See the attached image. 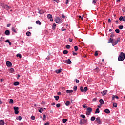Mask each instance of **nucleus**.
Wrapping results in <instances>:
<instances>
[{
    "instance_id": "1",
    "label": "nucleus",
    "mask_w": 125,
    "mask_h": 125,
    "mask_svg": "<svg viewBox=\"0 0 125 125\" xmlns=\"http://www.w3.org/2000/svg\"><path fill=\"white\" fill-rule=\"evenodd\" d=\"M125 53L122 52L119 54L118 60V61H124V60H125Z\"/></svg>"
},
{
    "instance_id": "2",
    "label": "nucleus",
    "mask_w": 125,
    "mask_h": 125,
    "mask_svg": "<svg viewBox=\"0 0 125 125\" xmlns=\"http://www.w3.org/2000/svg\"><path fill=\"white\" fill-rule=\"evenodd\" d=\"M92 112V108L91 107H88L87 108V111L86 112V115L89 116L91 112Z\"/></svg>"
},
{
    "instance_id": "3",
    "label": "nucleus",
    "mask_w": 125,
    "mask_h": 125,
    "mask_svg": "<svg viewBox=\"0 0 125 125\" xmlns=\"http://www.w3.org/2000/svg\"><path fill=\"white\" fill-rule=\"evenodd\" d=\"M1 6L3 7V8H5V9H6V10H9L10 8H11V7L7 5H5L4 4H1Z\"/></svg>"
},
{
    "instance_id": "4",
    "label": "nucleus",
    "mask_w": 125,
    "mask_h": 125,
    "mask_svg": "<svg viewBox=\"0 0 125 125\" xmlns=\"http://www.w3.org/2000/svg\"><path fill=\"white\" fill-rule=\"evenodd\" d=\"M120 42V38H119L117 40H113L112 42L113 46L116 45V44H118V42Z\"/></svg>"
},
{
    "instance_id": "5",
    "label": "nucleus",
    "mask_w": 125,
    "mask_h": 125,
    "mask_svg": "<svg viewBox=\"0 0 125 125\" xmlns=\"http://www.w3.org/2000/svg\"><path fill=\"white\" fill-rule=\"evenodd\" d=\"M19 108L18 107L15 106L14 107V110L15 111V114H18L19 111H18Z\"/></svg>"
},
{
    "instance_id": "6",
    "label": "nucleus",
    "mask_w": 125,
    "mask_h": 125,
    "mask_svg": "<svg viewBox=\"0 0 125 125\" xmlns=\"http://www.w3.org/2000/svg\"><path fill=\"white\" fill-rule=\"evenodd\" d=\"M6 65L7 67H11V66H12V63H11V62H9V61H8L6 62Z\"/></svg>"
},
{
    "instance_id": "7",
    "label": "nucleus",
    "mask_w": 125,
    "mask_h": 125,
    "mask_svg": "<svg viewBox=\"0 0 125 125\" xmlns=\"http://www.w3.org/2000/svg\"><path fill=\"white\" fill-rule=\"evenodd\" d=\"M107 92H108V91L107 90H104L103 92H101V93L102 94L103 96H104V95H107Z\"/></svg>"
},
{
    "instance_id": "8",
    "label": "nucleus",
    "mask_w": 125,
    "mask_h": 125,
    "mask_svg": "<svg viewBox=\"0 0 125 125\" xmlns=\"http://www.w3.org/2000/svg\"><path fill=\"white\" fill-rule=\"evenodd\" d=\"M96 121L99 124V125L102 124L101 120H100V117H97L96 119Z\"/></svg>"
},
{
    "instance_id": "9",
    "label": "nucleus",
    "mask_w": 125,
    "mask_h": 125,
    "mask_svg": "<svg viewBox=\"0 0 125 125\" xmlns=\"http://www.w3.org/2000/svg\"><path fill=\"white\" fill-rule=\"evenodd\" d=\"M55 22L57 23H61V21H60V19L59 17H57L55 19Z\"/></svg>"
},
{
    "instance_id": "10",
    "label": "nucleus",
    "mask_w": 125,
    "mask_h": 125,
    "mask_svg": "<svg viewBox=\"0 0 125 125\" xmlns=\"http://www.w3.org/2000/svg\"><path fill=\"white\" fill-rule=\"evenodd\" d=\"M64 63H66V64H72V62L71 61V60L68 59L65 61Z\"/></svg>"
},
{
    "instance_id": "11",
    "label": "nucleus",
    "mask_w": 125,
    "mask_h": 125,
    "mask_svg": "<svg viewBox=\"0 0 125 125\" xmlns=\"http://www.w3.org/2000/svg\"><path fill=\"white\" fill-rule=\"evenodd\" d=\"M5 34L6 36H9V35H10V31H9L8 30H6L5 31Z\"/></svg>"
},
{
    "instance_id": "12",
    "label": "nucleus",
    "mask_w": 125,
    "mask_h": 125,
    "mask_svg": "<svg viewBox=\"0 0 125 125\" xmlns=\"http://www.w3.org/2000/svg\"><path fill=\"white\" fill-rule=\"evenodd\" d=\"M114 41V39H112V38H110L108 40V43H112L113 44V42Z\"/></svg>"
},
{
    "instance_id": "13",
    "label": "nucleus",
    "mask_w": 125,
    "mask_h": 125,
    "mask_svg": "<svg viewBox=\"0 0 125 125\" xmlns=\"http://www.w3.org/2000/svg\"><path fill=\"white\" fill-rule=\"evenodd\" d=\"M115 98H116V99H119V97L116 95H113L112 100H115Z\"/></svg>"
},
{
    "instance_id": "14",
    "label": "nucleus",
    "mask_w": 125,
    "mask_h": 125,
    "mask_svg": "<svg viewBox=\"0 0 125 125\" xmlns=\"http://www.w3.org/2000/svg\"><path fill=\"white\" fill-rule=\"evenodd\" d=\"M5 122L4 120H1L0 121V125H4Z\"/></svg>"
},
{
    "instance_id": "15",
    "label": "nucleus",
    "mask_w": 125,
    "mask_h": 125,
    "mask_svg": "<svg viewBox=\"0 0 125 125\" xmlns=\"http://www.w3.org/2000/svg\"><path fill=\"white\" fill-rule=\"evenodd\" d=\"M14 85H15V86H16L17 85H19V82L18 81L14 82Z\"/></svg>"
},
{
    "instance_id": "16",
    "label": "nucleus",
    "mask_w": 125,
    "mask_h": 125,
    "mask_svg": "<svg viewBox=\"0 0 125 125\" xmlns=\"http://www.w3.org/2000/svg\"><path fill=\"white\" fill-rule=\"evenodd\" d=\"M104 112L106 113V114H110V110L108 109H105Z\"/></svg>"
},
{
    "instance_id": "17",
    "label": "nucleus",
    "mask_w": 125,
    "mask_h": 125,
    "mask_svg": "<svg viewBox=\"0 0 125 125\" xmlns=\"http://www.w3.org/2000/svg\"><path fill=\"white\" fill-rule=\"evenodd\" d=\"M113 107H114L115 108H117V106H118V104H117L116 103H113Z\"/></svg>"
},
{
    "instance_id": "18",
    "label": "nucleus",
    "mask_w": 125,
    "mask_h": 125,
    "mask_svg": "<svg viewBox=\"0 0 125 125\" xmlns=\"http://www.w3.org/2000/svg\"><path fill=\"white\" fill-rule=\"evenodd\" d=\"M99 102L100 103H101V105H103V104H104V101H103L102 99L100 100Z\"/></svg>"
},
{
    "instance_id": "19",
    "label": "nucleus",
    "mask_w": 125,
    "mask_h": 125,
    "mask_svg": "<svg viewBox=\"0 0 125 125\" xmlns=\"http://www.w3.org/2000/svg\"><path fill=\"white\" fill-rule=\"evenodd\" d=\"M66 106H69L70 105V101H67L65 103Z\"/></svg>"
},
{
    "instance_id": "20",
    "label": "nucleus",
    "mask_w": 125,
    "mask_h": 125,
    "mask_svg": "<svg viewBox=\"0 0 125 125\" xmlns=\"http://www.w3.org/2000/svg\"><path fill=\"white\" fill-rule=\"evenodd\" d=\"M16 56L17 57H19V58H22V55L20 54H17Z\"/></svg>"
},
{
    "instance_id": "21",
    "label": "nucleus",
    "mask_w": 125,
    "mask_h": 125,
    "mask_svg": "<svg viewBox=\"0 0 125 125\" xmlns=\"http://www.w3.org/2000/svg\"><path fill=\"white\" fill-rule=\"evenodd\" d=\"M5 42H8L9 43V45H11V44H12L11 42H10L9 40H7L6 41H5Z\"/></svg>"
},
{
    "instance_id": "22",
    "label": "nucleus",
    "mask_w": 125,
    "mask_h": 125,
    "mask_svg": "<svg viewBox=\"0 0 125 125\" xmlns=\"http://www.w3.org/2000/svg\"><path fill=\"white\" fill-rule=\"evenodd\" d=\"M61 69H59L58 70H56L55 71V72L57 73V74H59V73H61Z\"/></svg>"
},
{
    "instance_id": "23",
    "label": "nucleus",
    "mask_w": 125,
    "mask_h": 125,
    "mask_svg": "<svg viewBox=\"0 0 125 125\" xmlns=\"http://www.w3.org/2000/svg\"><path fill=\"white\" fill-rule=\"evenodd\" d=\"M13 99H10L9 103H10V104H13Z\"/></svg>"
},
{
    "instance_id": "24",
    "label": "nucleus",
    "mask_w": 125,
    "mask_h": 125,
    "mask_svg": "<svg viewBox=\"0 0 125 125\" xmlns=\"http://www.w3.org/2000/svg\"><path fill=\"white\" fill-rule=\"evenodd\" d=\"M10 73H14V69L11 68L9 69Z\"/></svg>"
},
{
    "instance_id": "25",
    "label": "nucleus",
    "mask_w": 125,
    "mask_h": 125,
    "mask_svg": "<svg viewBox=\"0 0 125 125\" xmlns=\"http://www.w3.org/2000/svg\"><path fill=\"white\" fill-rule=\"evenodd\" d=\"M36 24H38V25H42V23L41 22H40V21L38 20V21H36Z\"/></svg>"
},
{
    "instance_id": "26",
    "label": "nucleus",
    "mask_w": 125,
    "mask_h": 125,
    "mask_svg": "<svg viewBox=\"0 0 125 125\" xmlns=\"http://www.w3.org/2000/svg\"><path fill=\"white\" fill-rule=\"evenodd\" d=\"M26 36H27V37H30V36H31V32H30L29 31L27 32Z\"/></svg>"
},
{
    "instance_id": "27",
    "label": "nucleus",
    "mask_w": 125,
    "mask_h": 125,
    "mask_svg": "<svg viewBox=\"0 0 125 125\" xmlns=\"http://www.w3.org/2000/svg\"><path fill=\"white\" fill-rule=\"evenodd\" d=\"M73 90H66V92H67V93H72V92H73Z\"/></svg>"
},
{
    "instance_id": "28",
    "label": "nucleus",
    "mask_w": 125,
    "mask_h": 125,
    "mask_svg": "<svg viewBox=\"0 0 125 125\" xmlns=\"http://www.w3.org/2000/svg\"><path fill=\"white\" fill-rule=\"evenodd\" d=\"M100 112L99 108H97L95 111V114H97V113L98 114H99Z\"/></svg>"
},
{
    "instance_id": "29",
    "label": "nucleus",
    "mask_w": 125,
    "mask_h": 125,
    "mask_svg": "<svg viewBox=\"0 0 125 125\" xmlns=\"http://www.w3.org/2000/svg\"><path fill=\"white\" fill-rule=\"evenodd\" d=\"M47 16L49 19H50V18H52V15L51 14H48Z\"/></svg>"
},
{
    "instance_id": "30",
    "label": "nucleus",
    "mask_w": 125,
    "mask_h": 125,
    "mask_svg": "<svg viewBox=\"0 0 125 125\" xmlns=\"http://www.w3.org/2000/svg\"><path fill=\"white\" fill-rule=\"evenodd\" d=\"M17 120H19V121H21V120H22V117L21 116H18L17 118Z\"/></svg>"
},
{
    "instance_id": "31",
    "label": "nucleus",
    "mask_w": 125,
    "mask_h": 125,
    "mask_svg": "<svg viewBox=\"0 0 125 125\" xmlns=\"http://www.w3.org/2000/svg\"><path fill=\"white\" fill-rule=\"evenodd\" d=\"M55 27H56V24L55 23H54L52 26L53 30H55Z\"/></svg>"
},
{
    "instance_id": "32",
    "label": "nucleus",
    "mask_w": 125,
    "mask_h": 125,
    "mask_svg": "<svg viewBox=\"0 0 125 125\" xmlns=\"http://www.w3.org/2000/svg\"><path fill=\"white\" fill-rule=\"evenodd\" d=\"M39 113H42V112H43V108H40V110H39Z\"/></svg>"
},
{
    "instance_id": "33",
    "label": "nucleus",
    "mask_w": 125,
    "mask_h": 125,
    "mask_svg": "<svg viewBox=\"0 0 125 125\" xmlns=\"http://www.w3.org/2000/svg\"><path fill=\"white\" fill-rule=\"evenodd\" d=\"M54 98H55V100L58 101L59 99V96H55Z\"/></svg>"
},
{
    "instance_id": "34",
    "label": "nucleus",
    "mask_w": 125,
    "mask_h": 125,
    "mask_svg": "<svg viewBox=\"0 0 125 125\" xmlns=\"http://www.w3.org/2000/svg\"><path fill=\"white\" fill-rule=\"evenodd\" d=\"M77 89H78V87H77V86H75L73 87V90H74V91H77Z\"/></svg>"
},
{
    "instance_id": "35",
    "label": "nucleus",
    "mask_w": 125,
    "mask_h": 125,
    "mask_svg": "<svg viewBox=\"0 0 125 125\" xmlns=\"http://www.w3.org/2000/svg\"><path fill=\"white\" fill-rule=\"evenodd\" d=\"M39 13L40 14H42V13H44V12L43 11V10H41L39 11Z\"/></svg>"
},
{
    "instance_id": "36",
    "label": "nucleus",
    "mask_w": 125,
    "mask_h": 125,
    "mask_svg": "<svg viewBox=\"0 0 125 125\" xmlns=\"http://www.w3.org/2000/svg\"><path fill=\"white\" fill-rule=\"evenodd\" d=\"M81 118H82L83 119H84L85 118V115L81 114L80 115Z\"/></svg>"
},
{
    "instance_id": "37",
    "label": "nucleus",
    "mask_w": 125,
    "mask_h": 125,
    "mask_svg": "<svg viewBox=\"0 0 125 125\" xmlns=\"http://www.w3.org/2000/svg\"><path fill=\"white\" fill-rule=\"evenodd\" d=\"M87 89H88V88L87 87H85L84 88V92H86V91H87Z\"/></svg>"
},
{
    "instance_id": "38",
    "label": "nucleus",
    "mask_w": 125,
    "mask_h": 125,
    "mask_svg": "<svg viewBox=\"0 0 125 125\" xmlns=\"http://www.w3.org/2000/svg\"><path fill=\"white\" fill-rule=\"evenodd\" d=\"M63 54H68V51L67 50H64L63 51Z\"/></svg>"
},
{
    "instance_id": "39",
    "label": "nucleus",
    "mask_w": 125,
    "mask_h": 125,
    "mask_svg": "<svg viewBox=\"0 0 125 125\" xmlns=\"http://www.w3.org/2000/svg\"><path fill=\"white\" fill-rule=\"evenodd\" d=\"M74 49H75V51H78V49H79V48H78V47L77 46H75Z\"/></svg>"
},
{
    "instance_id": "40",
    "label": "nucleus",
    "mask_w": 125,
    "mask_h": 125,
    "mask_svg": "<svg viewBox=\"0 0 125 125\" xmlns=\"http://www.w3.org/2000/svg\"><path fill=\"white\" fill-rule=\"evenodd\" d=\"M80 90L82 92H83L84 91V90H83V87H80Z\"/></svg>"
},
{
    "instance_id": "41",
    "label": "nucleus",
    "mask_w": 125,
    "mask_h": 125,
    "mask_svg": "<svg viewBox=\"0 0 125 125\" xmlns=\"http://www.w3.org/2000/svg\"><path fill=\"white\" fill-rule=\"evenodd\" d=\"M119 29H120V30H122V29H124V26H123V25H120V26H119Z\"/></svg>"
},
{
    "instance_id": "42",
    "label": "nucleus",
    "mask_w": 125,
    "mask_h": 125,
    "mask_svg": "<svg viewBox=\"0 0 125 125\" xmlns=\"http://www.w3.org/2000/svg\"><path fill=\"white\" fill-rule=\"evenodd\" d=\"M95 120V117L93 116V117H92L91 118V121H94Z\"/></svg>"
},
{
    "instance_id": "43",
    "label": "nucleus",
    "mask_w": 125,
    "mask_h": 125,
    "mask_svg": "<svg viewBox=\"0 0 125 125\" xmlns=\"http://www.w3.org/2000/svg\"><path fill=\"white\" fill-rule=\"evenodd\" d=\"M67 121H68V119H63L62 120V122H63V124H65V123H66V122H67Z\"/></svg>"
},
{
    "instance_id": "44",
    "label": "nucleus",
    "mask_w": 125,
    "mask_h": 125,
    "mask_svg": "<svg viewBox=\"0 0 125 125\" xmlns=\"http://www.w3.org/2000/svg\"><path fill=\"white\" fill-rule=\"evenodd\" d=\"M115 32L116 33H117V34H119V33H120V29H117L115 30Z\"/></svg>"
},
{
    "instance_id": "45",
    "label": "nucleus",
    "mask_w": 125,
    "mask_h": 125,
    "mask_svg": "<svg viewBox=\"0 0 125 125\" xmlns=\"http://www.w3.org/2000/svg\"><path fill=\"white\" fill-rule=\"evenodd\" d=\"M70 48L71 46H70V45H67L66 46V48H67V49H70Z\"/></svg>"
},
{
    "instance_id": "46",
    "label": "nucleus",
    "mask_w": 125,
    "mask_h": 125,
    "mask_svg": "<svg viewBox=\"0 0 125 125\" xmlns=\"http://www.w3.org/2000/svg\"><path fill=\"white\" fill-rule=\"evenodd\" d=\"M98 55V51H96L95 52V56H97Z\"/></svg>"
},
{
    "instance_id": "47",
    "label": "nucleus",
    "mask_w": 125,
    "mask_h": 125,
    "mask_svg": "<svg viewBox=\"0 0 125 125\" xmlns=\"http://www.w3.org/2000/svg\"><path fill=\"white\" fill-rule=\"evenodd\" d=\"M12 31H13V32H14V33H16V30H15L14 27L12 28Z\"/></svg>"
},
{
    "instance_id": "48",
    "label": "nucleus",
    "mask_w": 125,
    "mask_h": 125,
    "mask_svg": "<svg viewBox=\"0 0 125 125\" xmlns=\"http://www.w3.org/2000/svg\"><path fill=\"white\" fill-rule=\"evenodd\" d=\"M31 120H35L36 119V117L34 116H32L31 117Z\"/></svg>"
},
{
    "instance_id": "49",
    "label": "nucleus",
    "mask_w": 125,
    "mask_h": 125,
    "mask_svg": "<svg viewBox=\"0 0 125 125\" xmlns=\"http://www.w3.org/2000/svg\"><path fill=\"white\" fill-rule=\"evenodd\" d=\"M56 107H57V108H59L60 107V104L59 103L57 104H56Z\"/></svg>"
},
{
    "instance_id": "50",
    "label": "nucleus",
    "mask_w": 125,
    "mask_h": 125,
    "mask_svg": "<svg viewBox=\"0 0 125 125\" xmlns=\"http://www.w3.org/2000/svg\"><path fill=\"white\" fill-rule=\"evenodd\" d=\"M123 16L120 17V18H119L120 21H122V20L123 21Z\"/></svg>"
},
{
    "instance_id": "51",
    "label": "nucleus",
    "mask_w": 125,
    "mask_h": 125,
    "mask_svg": "<svg viewBox=\"0 0 125 125\" xmlns=\"http://www.w3.org/2000/svg\"><path fill=\"white\" fill-rule=\"evenodd\" d=\"M46 118V116H45V114L43 115V121H45V119Z\"/></svg>"
},
{
    "instance_id": "52",
    "label": "nucleus",
    "mask_w": 125,
    "mask_h": 125,
    "mask_svg": "<svg viewBox=\"0 0 125 125\" xmlns=\"http://www.w3.org/2000/svg\"><path fill=\"white\" fill-rule=\"evenodd\" d=\"M78 17H79V18L81 19V20H83V18L82 17V16H79Z\"/></svg>"
},
{
    "instance_id": "53",
    "label": "nucleus",
    "mask_w": 125,
    "mask_h": 125,
    "mask_svg": "<svg viewBox=\"0 0 125 125\" xmlns=\"http://www.w3.org/2000/svg\"><path fill=\"white\" fill-rule=\"evenodd\" d=\"M85 123H86V121H85ZM82 124H84V122H82V120H80V124L82 125Z\"/></svg>"
},
{
    "instance_id": "54",
    "label": "nucleus",
    "mask_w": 125,
    "mask_h": 125,
    "mask_svg": "<svg viewBox=\"0 0 125 125\" xmlns=\"http://www.w3.org/2000/svg\"><path fill=\"white\" fill-rule=\"evenodd\" d=\"M97 100V98H95L93 99L92 101L95 102V101H96Z\"/></svg>"
},
{
    "instance_id": "55",
    "label": "nucleus",
    "mask_w": 125,
    "mask_h": 125,
    "mask_svg": "<svg viewBox=\"0 0 125 125\" xmlns=\"http://www.w3.org/2000/svg\"><path fill=\"white\" fill-rule=\"evenodd\" d=\"M69 41L70 42H73V39L69 38Z\"/></svg>"
},
{
    "instance_id": "56",
    "label": "nucleus",
    "mask_w": 125,
    "mask_h": 125,
    "mask_svg": "<svg viewBox=\"0 0 125 125\" xmlns=\"http://www.w3.org/2000/svg\"><path fill=\"white\" fill-rule=\"evenodd\" d=\"M50 125L49 122H47V123H45L44 125Z\"/></svg>"
},
{
    "instance_id": "57",
    "label": "nucleus",
    "mask_w": 125,
    "mask_h": 125,
    "mask_svg": "<svg viewBox=\"0 0 125 125\" xmlns=\"http://www.w3.org/2000/svg\"><path fill=\"white\" fill-rule=\"evenodd\" d=\"M53 1H55L56 2H57V3H58V2H59V0H54Z\"/></svg>"
},
{
    "instance_id": "58",
    "label": "nucleus",
    "mask_w": 125,
    "mask_h": 125,
    "mask_svg": "<svg viewBox=\"0 0 125 125\" xmlns=\"http://www.w3.org/2000/svg\"><path fill=\"white\" fill-rule=\"evenodd\" d=\"M41 104H43V105H45V102H44V101L42 102L41 103Z\"/></svg>"
},
{
    "instance_id": "59",
    "label": "nucleus",
    "mask_w": 125,
    "mask_h": 125,
    "mask_svg": "<svg viewBox=\"0 0 125 125\" xmlns=\"http://www.w3.org/2000/svg\"><path fill=\"white\" fill-rule=\"evenodd\" d=\"M51 105H52V106H54V105H55V103L53 102V103H52L51 104Z\"/></svg>"
},
{
    "instance_id": "60",
    "label": "nucleus",
    "mask_w": 125,
    "mask_h": 125,
    "mask_svg": "<svg viewBox=\"0 0 125 125\" xmlns=\"http://www.w3.org/2000/svg\"><path fill=\"white\" fill-rule=\"evenodd\" d=\"M93 3H94V4H95V3H96V1L95 0H93Z\"/></svg>"
},
{
    "instance_id": "61",
    "label": "nucleus",
    "mask_w": 125,
    "mask_h": 125,
    "mask_svg": "<svg viewBox=\"0 0 125 125\" xmlns=\"http://www.w3.org/2000/svg\"><path fill=\"white\" fill-rule=\"evenodd\" d=\"M75 82H76V83H79V82H80V81H79V80H78V79H76V80H75Z\"/></svg>"
},
{
    "instance_id": "62",
    "label": "nucleus",
    "mask_w": 125,
    "mask_h": 125,
    "mask_svg": "<svg viewBox=\"0 0 125 125\" xmlns=\"http://www.w3.org/2000/svg\"><path fill=\"white\" fill-rule=\"evenodd\" d=\"M123 22H125V16L123 17Z\"/></svg>"
},
{
    "instance_id": "63",
    "label": "nucleus",
    "mask_w": 125,
    "mask_h": 125,
    "mask_svg": "<svg viewBox=\"0 0 125 125\" xmlns=\"http://www.w3.org/2000/svg\"><path fill=\"white\" fill-rule=\"evenodd\" d=\"M108 23H111V19H109L108 20Z\"/></svg>"
},
{
    "instance_id": "64",
    "label": "nucleus",
    "mask_w": 125,
    "mask_h": 125,
    "mask_svg": "<svg viewBox=\"0 0 125 125\" xmlns=\"http://www.w3.org/2000/svg\"><path fill=\"white\" fill-rule=\"evenodd\" d=\"M73 55H77V53H75L73 52Z\"/></svg>"
}]
</instances>
